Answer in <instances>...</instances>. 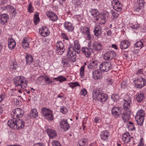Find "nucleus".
<instances>
[{"mask_svg":"<svg viewBox=\"0 0 146 146\" xmlns=\"http://www.w3.org/2000/svg\"><path fill=\"white\" fill-rule=\"evenodd\" d=\"M81 32L82 34L84 35V36L86 39L90 40L91 38V35L90 34V29L88 27H84L81 28Z\"/></svg>","mask_w":146,"mask_h":146,"instance_id":"obj_9","label":"nucleus"},{"mask_svg":"<svg viewBox=\"0 0 146 146\" xmlns=\"http://www.w3.org/2000/svg\"><path fill=\"white\" fill-rule=\"evenodd\" d=\"M41 113L45 119L49 121L53 120L52 111L51 110L46 108H43L41 110Z\"/></svg>","mask_w":146,"mask_h":146,"instance_id":"obj_3","label":"nucleus"},{"mask_svg":"<svg viewBox=\"0 0 146 146\" xmlns=\"http://www.w3.org/2000/svg\"><path fill=\"white\" fill-rule=\"evenodd\" d=\"M92 98L94 100L103 102L107 100L108 95L107 94L102 93L98 89H95L93 92Z\"/></svg>","mask_w":146,"mask_h":146,"instance_id":"obj_2","label":"nucleus"},{"mask_svg":"<svg viewBox=\"0 0 146 146\" xmlns=\"http://www.w3.org/2000/svg\"><path fill=\"white\" fill-rule=\"evenodd\" d=\"M24 114V111L19 108H17L13 110L11 113V116L14 119L15 117L19 118L22 117Z\"/></svg>","mask_w":146,"mask_h":146,"instance_id":"obj_6","label":"nucleus"},{"mask_svg":"<svg viewBox=\"0 0 146 146\" xmlns=\"http://www.w3.org/2000/svg\"><path fill=\"white\" fill-rule=\"evenodd\" d=\"M135 118L137 124L141 126L143 125L144 119V117H135Z\"/></svg>","mask_w":146,"mask_h":146,"instance_id":"obj_35","label":"nucleus"},{"mask_svg":"<svg viewBox=\"0 0 146 146\" xmlns=\"http://www.w3.org/2000/svg\"><path fill=\"white\" fill-rule=\"evenodd\" d=\"M46 15L48 17L53 21H55L57 19V16L52 11H49L46 13Z\"/></svg>","mask_w":146,"mask_h":146,"instance_id":"obj_20","label":"nucleus"},{"mask_svg":"<svg viewBox=\"0 0 146 146\" xmlns=\"http://www.w3.org/2000/svg\"><path fill=\"white\" fill-rule=\"evenodd\" d=\"M145 1L144 0H137L135 9L136 11L139 12L144 6Z\"/></svg>","mask_w":146,"mask_h":146,"instance_id":"obj_11","label":"nucleus"},{"mask_svg":"<svg viewBox=\"0 0 146 146\" xmlns=\"http://www.w3.org/2000/svg\"><path fill=\"white\" fill-rule=\"evenodd\" d=\"M87 91L85 89H83L81 90L80 94L83 96H85L87 94Z\"/></svg>","mask_w":146,"mask_h":146,"instance_id":"obj_55","label":"nucleus"},{"mask_svg":"<svg viewBox=\"0 0 146 146\" xmlns=\"http://www.w3.org/2000/svg\"><path fill=\"white\" fill-rule=\"evenodd\" d=\"M60 127L64 131L67 130L69 128V124L66 120H63L60 123Z\"/></svg>","mask_w":146,"mask_h":146,"instance_id":"obj_21","label":"nucleus"},{"mask_svg":"<svg viewBox=\"0 0 146 146\" xmlns=\"http://www.w3.org/2000/svg\"><path fill=\"white\" fill-rule=\"evenodd\" d=\"M68 111V110L66 108L63 107L60 110V112L63 113L65 114Z\"/></svg>","mask_w":146,"mask_h":146,"instance_id":"obj_54","label":"nucleus"},{"mask_svg":"<svg viewBox=\"0 0 146 146\" xmlns=\"http://www.w3.org/2000/svg\"><path fill=\"white\" fill-rule=\"evenodd\" d=\"M56 52L59 55H62L65 51L64 48L56 49Z\"/></svg>","mask_w":146,"mask_h":146,"instance_id":"obj_50","label":"nucleus"},{"mask_svg":"<svg viewBox=\"0 0 146 146\" xmlns=\"http://www.w3.org/2000/svg\"><path fill=\"white\" fill-rule=\"evenodd\" d=\"M132 137L130 136L129 133L126 132L124 133L122 136V140L125 143H128L130 141Z\"/></svg>","mask_w":146,"mask_h":146,"instance_id":"obj_17","label":"nucleus"},{"mask_svg":"<svg viewBox=\"0 0 146 146\" xmlns=\"http://www.w3.org/2000/svg\"><path fill=\"white\" fill-rule=\"evenodd\" d=\"M74 43L75 49L74 48V51H76V50H77L76 52H77V53L78 54H79L80 52V46L79 42V41L77 40H76L74 41Z\"/></svg>","mask_w":146,"mask_h":146,"instance_id":"obj_30","label":"nucleus"},{"mask_svg":"<svg viewBox=\"0 0 146 146\" xmlns=\"http://www.w3.org/2000/svg\"><path fill=\"white\" fill-rule=\"evenodd\" d=\"M94 33L96 36H98L100 35L101 33V27L99 26L96 27L94 30Z\"/></svg>","mask_w":146,"mask_h":146,"instance_id":"obj_34","label":"nucleus"},{"mask_svg":"<svg viewBox=\"0 0 146 146\" xmlns=\"http://www.w3.org/2000/svg\"><path fill=\"white\" fill-rule=\"evenodd\" d=\"M29 45V43L27 42L25 43L22 44V46L23 48L25 49L27 48Z\"/></svg>","mask_w":146,"mask_h":146,"instance_id":"obj_58","label":"nucleus"},{"mask_svg":"<svg viewBox=\"0 0 146 146\" xmlns=\"http://www.w3.org/2000/svg\"><path fill=\"white\" fill-rule=\"evenodd\" d=\"M94 121L96 123H98L100 121V119L99 117H96L94 119Z\"/></svg>","mask_w":146,"mask_h":146,"instance_id":"obj_60","label":"nucleus"},{"mask_svg":"<svg viewBox=\"0 0 146 146\" xmlns=\"http://www.w3.org/2000/svg\"><path fill=\"white\" fill-rule=\"evenodd\" d=\"M69 61H70L68 59H67L64 57L62 59V63L63 65H66L68 64Z\"/></svg>","mask_w":146,"mask_h":146,"instance_id":"obj_49","label":"nucleus"},{"mask_svg":"<svg viewBox=\"0 0 146 146\" xmlns=\"http://www.w3.org/2000/svg\"><path fill=\"white\" fill-rule=\"evenodd\" d=\"M128 128L129 130L133 131L135 129L133 123L131 121L129 122Z\"/></svg>","mask_w":146,"mask_h":146,"instance_id":"obj_38","label":"nucleus"},{"mask_svg":"<svg viewBox=\"0 0 146 146\" xmlns=\"http://www.w3.org/2000/svg\"><path fill=\"white\" fill-rule=\"evenodd\" d=\"M91 14L92 16L94 18V21L100 25L104 24L106 19L109 17V15L108 13L106 12L100 13L96 9H92Z\"/></svg>","mask_w":146,"mask_h":146,"instance_id":"obj_1","label":"nucleus"},{"mask_svg":"<svg viewBox=\"0 0 146 146\" xmlns=\"http://www.w3.org/2000/svg\"><path fill=\"white\" fill-rule=\"evenodd\" d=\"M8 19V17L7 14H3L0 15V22L2 24H4Z\"/></svg>","mask_w":146,"mask_h":146,"instance_id":"obj_23","label":"nucleus"},{"mask_svg":"<svg viewBox=\"0 0 146 146\" xmlns=\"http://www.w3.org/2000/svg\"><path fill=\"white\" fill-rule=\"evenodd\" d=\"M144 98L143 93H138L136 96L135 99L138 102H140L143 101Z\"/></svg>","mask_w":146,"mask_h":146,"instance_id":"obj_33","label":"nucleus"},{"mask_svg":"<svg viewBox=\"0 0 146 146\" xmlns=\"http://www.w3.org/2000/svg\"><path fill=\"white\" fill-rule=\"evenodd\" d=\"M130 45V42L127 40L121 41L120 43V48L122 49H125L128 48Z\"/></svg>","mask_w":146,"mask_h":146,"instance_id":"obj_14","label":"nucleus"},{"mask_svg":"<svg viewBox=\"0 0 146 146\" xmlns=\"http://www.w3.org/2000/svg\"><path fill=\"white\" fill-rule=\"evenodd\" d=\"M33 146H44V145L43 144L41 143H38L34 144Z\"/></svg>","mask_w":146,"mask_h":146,"instance_id":"obj_62","label":"nucleus"},{"mask_svg":"<svg viewBox=\"0 0 146 146\" xmlns=\"http://www.w3.org/2000/svg\"><path fill=\"white\" fill-rule=\"evenodd\" d=\"M82 3V1L81 0H77L74 2V4L75 6L77 7L80 5Z\"/></svg>","mask_w":146,"mask_h":146,"instance_id":"obj_52","label":"nucleus"},{"mask_svg":"<svg viewBox=\"0 0 146 146\" xmlns=\"http://www.w3.org/2000/svg\"><path fill=\"white\" fill-rule=\"evenodd\" d=\"M64 26L65 29L68 31L72 32L73 30L72 24L69 22H66Z\"/></svg>","mask_w":146,"mask_h":146,"instance_id":"obj_29","label":"nucleus"},{"mask_svg":"<svg viewBox=\"0 0 146 146\" xmlns=\"http://www.w3.org/2000/svg\"><path fill=\"white\" fill-rule=\"evenodd\" d=\"M130 103H129V102H124L123 105V108L126 111L128 110V111L130 110L129 109Z\"/></svg>","mask_w":146,"mask_h":146,"instance_id":"obj_39","label":"nucleus"},{"mask_svg":"<svg viewBox=\"0 0 146 146\" xmlns=\"http://www.w3.org/2000/svg\"><path fill=\"white\" fill-rule=\"evenodd\" d=\"M46 131L50 138H53L57 136V134L54 130L50 129H47Z\"/></svg>","mask_w":146,"mask_h":146,"instance_id":"obj_24","label":"nucleus"},{"mask_svg":"<svg viewBox=\"0 0 146 146\" xmlns=\"http://www.w3.org/2000/svg\"><path fill=\"white\" fill-rule=\"evenodd\" d=\"M39 33L42 36L44 37L47 36L49 34V31L45 26L43 27L41 29H40Z\"/></svg>","mask_w":146,"mask_h":146,"instance_id":"obj_18","label":"nucleus"},{"mask_svg":"<svg viewBox=\"0 0 146 146\" xmlns=\"http://www.w3.org/2000/svg\"><path fill=\"white\" fill-rule=\"evenodd\" d=\"M145 113L144 111L142 110H139L136 113L135 117H144Z\"/></svg>","mask_w":146,"mask_h":146,"instance_id":"obj_36","label":"nucleus"},{"mask_svg":"<svg viewBox=\"0 0 146 146\" xmlns=\"http://www.w3.org/2000/svg\"><path fill=\"white\" fill-rule=\"evenodd\" d=\"M134 46L135 47L141 48L143 46V43L141 41H137L134 44Z\"/></svg>","mask_w":146,"mask_h":146,"instance_id":"obj_40","label":"nucleus"},{"mask_svg":"<svg viewBox=\"0 0 146 146\" xmlns=\"http://www.w3.org/2000/svg\"><path fill=\"white\" fill-rule=\"evenodd\" d=\"M15 123L16 127V129H20L24 127L25 125L24 122L22 120L16 119Z\"/></svg>","mask_w":146,"mask_h":146,"instance_id":"obj_16","label":"nucleus"},{"mask_svg":"<svg viewBox=\"0 0 146 146\" xmlns=\"http://www.w3.org/2000/svg\"><path fill=\"white\" fill-rule=\"evenodd\" d=\"M93 77L95 80L100 79L102 76L101 73L98 70H96L93 72Z\"/></svg>","mask_w":146,"mask_h":146,"instance_id":"obj_25","label":"nucleus"},{"mask_svg":"<svg viewBox=\"0 0 146 146\" xmlns=\"http://www.w3.org/2000/svg\"><path fill=\"white\" fill-rule=\"evenodd\" d=\"M143 70L142 69H139L138 71H137V74H143Z\"/></svg>","mask_w":146,"mask_h":146,"instance_id":"obj_61","label":"nucleus"},{"mask_svg":"<svg viewBox=\"0 0 146 146\" xmlns=\"http://www.w3.org/2000/svg\"><path fill=\"white\" fill-rule=\"evenodd\" d=\"M8 46L10 50H12L15 46V42L12 38H10L8 40Z\"/></svg>","mask_w":146,"mask_h":146,"instance_id":"obj_27","label":"nucleus"},{"mask_svg":"<svg viewBox=\"0 0 146 146\" xmlns=\"http://www.w3.org/2000/svg\"><path fill=\"white\" fill-rule=\"evenodd\" d=\"M107 82L108 84L112 85L113 83V80L112 79H110L108 80Z\"/></svg>","mask_w":146,"mask_h":146,"instance_id":"obj_63","label":"nucleus"},{"mask_svg":"<svg viewBox=\"0 0 146 146\" xmlns=\"http://www.w3.org/2000/svg\"><path fill=\"white\" fill-rule=\"evenodd\" d=\"M34 22L35 25L37 24L39 22L40 20L38 16L36 14H35L34 16Z\"/></svg>","mask_w":146,"mask_h":146,"instance_id":"obj_48","label":"nucleus"},{"mask_svg":"<svg viewBox=\"0 0 146 146\" xmlns=\"http://www.w3.org/2000/svg\"><path fill=\"white\" fill-rule=\"evenodd\" d=\"M69 50H68L67 54L68 58L70 61L73 62L72 57H73V51L72 50L73 49V48L72 47H69Z\"/></svg>","mask_w":146,"mask_h":146,"instance_id":"obj_32","label":"nucleus"},{"mask_svg":"<svg viewBox=\"0 0 146 146\" xmlns=\"http://www.w3.org/2000/svg\"><path fill=\"white\" fill-rule=\"evenodd\" d=\"M30 114L34 118L36 117L38 115L37 112L36 110L35 109H33L31 110Z\"/></svg>","mask_w":146,"mask_h":146,"instance_id":"obj_41","label":"nucleus"},{"mask_svg":"<svg viewBox=\"0 0 146 146\" xmlns=\"http://www.w3.org/2000/svg\"><path fill=\"white\" fill-rule=\"evenodd\" d=\"M91 47L93 49L98 51H100L103 49L101 44L98 42H93Z\"/></svg>","mask_w":146,"mask_h":146,"instance_id":"obj_13","label":"nucleus"},{"mask_svg":"<svg viewBox=\"0 0 146 146\" xmlns=\"http://www.w3.org/2000/svg\"><path fill=\"white\" fill-rule=\"evenodd\" d=\"M111 98L115 102L119 99V96L117 94H113L111 96Z\"/></svg>","mask_w":146,"mask_h":146,"instance_id":"obj_47","label":"nucleus"},{"mask_svg":"<svg viewBox=\"0 0 146 146\" xmlns=\"http://www.w3.org/2000/svg\"><path fill=\"white\" fill-rule=\"evenodd\" d=\"M46 76H40L38 78V80H40V81H44Z\"/></svg>","mask_w":146,"mask_h":146,"instance_id":"obj_57","label":"nucleus"},{"mask_svg":"<svg viewBox=\"0 0 146 146\" xmlns=\"http://www.w3.org/2000/svg\"><path fill=\"white\" fill-rule=\"evenodd\" d=\"M99 67L100 70L102 72H108L112 68L111 63L110 62H102L100 64Z\"/></svg>","mask_w":146,"mask_h":146,"instance_id":"obj_5","label":"nucleus"},{"mask_svg":"<svg viewBox=\"0 0 146 146\" xmlns=\"http://www.w3.org/2000/svg\"><path fill=\"white\" fill-rule=\"evenodd\" d=\"M90 51L91 49L86 47H82L81 50V52L84 54L86 57H89L91 55Z\"/></svg>","mask_w":146,"mask_h":146,"instance_id":"obj_19","label":"nucleus"},{"mask_svg":"<svg viewBox=\"0 0 146 146\" xmlns=\"http://www.w3.org/2000/svg\"><path fill=\"white\" fill-rule=\"evenodd\" d=\"M27 63V64H30L33 62V57L31 55H27L26 56Z\"/></svg>","mask_w":146,"mask_h":146,"instance_id":"obj_37","label":"nucleus"},{"mask_svg":"<svg viewBox=\"0 0 146 146\" xmlns=\"http://www.w3.org/2000/svg\"><path fill=\"white\" fill-rule=\"evenodd\" d=\"M110 135V133L106 131H104L101 132L100 134L101 138L104 140H106Z\"/></svg>","mask_w":146,"mask_h":146,"instance_id":"obj_26","label":"nucleus"},{"mask_svg":"<svg viewBox=\"0 0 146 146\" xmlns=\"http://www.w3.org/2000/svg\"><path fill=\"white\" fill-rule=\"evenodd\" d=\"M13 102L16 105H18L21 102L17 98H15L13 99Z\"/></svg>","mask_w":146,"mask_h":146,"instance_id":"obj_53","label":"nucleus"},{"mask_svg":"<svg viewBox=\"0 0 146 146\" xmlns=\"http://www.w3.org/2000/svg\"><path fill=\"white\" fill-rule=\"evenodd\" d=\"M120 108L116 107H113L111 110V114L115 117H118L121 113Z\"/></svg>","mask_w":146,"mask_h":146,"instance_id":"obj_12","label":"nucleus"},{"mask_svg":"<svg viewBox=\"0 0 146 146\" xmlns=\"http://www.w3.org/2000/svg\"><path fill=\"white\" fill-rule=\"evenodd\" d=\"M112 14L113 16L115 18H117L119 16V14L115 11L112 12Z\"/></svg>","mask_w":146,"mask_h":146,"instance_id":"obj_56","label":"nucleus"},{"mask_svg":"<svg viewBox=\"0 0 146 146\" xmlns=\"http://www.w3.org/2000/svg\"><path fill=\"white\" fill-rule=\"evenodd\" d=\"M25 78L20 76L15 77L14 79V82L16 86H21V88H25L27 85V82L25 80L24 82Z\"/></svg>","mask_w":146,"mask_h":146,"instance_id":"obj_4","label":"nucleus"},{"mask_svg":"<svg viewBox=\"0 0 146 146\" xmlns=\"http://www.w3.org/2000/svg\"><path fill=\"white\" fill-rule=\"evenodd\" d=\"M98 62L95 60L91 61L89 64L88 65V67L90 69H93L96 68L98 66Z\"/></svg>","mask_w":146,"mask_h":146,"instance_id":"obj_22","label":"nucleus"},{"mask_svg":"<svg viewBox=\"0 0 146 146\" xmlns=\"http://www.w3.org/2000/svg\"><path fill=\"white\" fill-rule=\"evenodd\" d=\"M131 111L129 110L128 111H125L122 115V117L125 122L128 121L129 120Z\"/></svg>","mask_w":146,"mask_h":146,"instance_id":"obj_15","label":"nucleus"},{"mask_svg":"<svg viewBox=\"0 0 146 146\" xmlns=\"http://www.w3.org/2000/svg\"><path fill=\"white\" fill-rule=\"evenodd\" d=\"M112 5L113 9L116 11L120 12L121 11L122 5L118 0H113L111 2Z\"/></svg>","mask_w":146,"mask_h":146,"instance_id":"obj_10","label":"nucleus"},{"mask_svg":"<svg viewBox=\"0 0 146 146\" xmlns=\"http://www.w3.org/2000/svg\"><path fill=\"white\" fill-rule=\"evenodd\" d=\"M124 100L125 102H129V103H131V99L129 95H126L124 97Z\"/></svg>","mask_w":146,"mask_h":146,"instance_id":"obj_43","label":"nucleus"},{"mask_svg":"<svg viewBox=\"0 0 146 146\" xmlns=\"http://www.w3.org/2000/svg\"><path fill=\"white\" fill-rule=\"evenodd\" d=\"M32 5L31 3H30L28 7V9L29 12H31L32 11Z\"/></svg>","mask_w":146,"mask_h":146,"instance_id":"obj_59","label":"nucleus"},{"mask_svg":"<svg viewBox=\"0 0 146 146\" xmlns=\"http://www.w3.org/2000/svg\"><path fill=\"white\" fill-rule=\"evenodd\" d=\"M15 123H16V120L15 119H10L8 121L7 124L10 127L13 129H16V126Z\"/></svg>","mask_w":146,"mask_h":146,"instance_id":"obj_31","label":"nucleus"},{"mask_svg":"<svg viewBox=\"0 0 146 146\" xmlns=\"http://www.w3.org/2000/svg\"><path fill=\"white\" fill-rule=\"evenodd\" d=\"M52 145L53 146H61L60 143L56 141H54L52 143Z\"/></svg>","mask_w":146,"mask_h":146,"instance_id":"obj_51","label":"nucleus"},{"mask_svg":"<svg viewBox=\"0 0 146 146\" xmlns=\"http://www.w3.org/2000/svg\"><path fill=\"white\" fill-rule=\"evenodd\" d=\"M17 67V65L16 62H13L10 66V70H11L15 71Z\"/></svg>","mask_w":146,"mask_h":146,"instance_id":"obj_45","label":"nucleus"},{"mask_svg":"<svg viewBox=\"0 0 146 146\" xmlns=\"http://www.w3.org/2000/svg\"><path fill=\"white\" fill-rule=\"evenodd\" d=\"M56 49L64 48V46L63 43L61 42H57L56 44Z\"/></svg>","mask_w":146,"mask_h":146,"instance_id":"obj_42","label":"nucleus"},{"mask_svg":"<svg viewBox=\"0 0 146 146\" xmlns=\"http://www.w3.org/2000/svg\"><path fill=\"white\" fill-rule=\"evenodd\" d=\"M88 143V141L87 139H82L78 141L77 146H87Z\"/></svg>","mask_w":146,"mask_h":146,"instance_id":"obj_28","label":"nucleus"},{"mask_svg":"<svg viewBox=\"0 0 146 146\" xmlns=\"http://www.w3.org/2000/svg\"><path fill=\"white\" fill-rule=\"evenodd\" d=\"M85 66L83 65L81 67L80 69V76L82 78L84 76V71Z\"/></svg>","mask_w":146,"mask_h":146,"instance_id":"obj_44","label":"nucleus"},{"mask_svg":"<svg viewBox=\"0 0 146 146\" xmlns=\"http://www.w3.org/2000/svg\"><path fill=\"white\" fill-rule=\"evenodd\" d=\"M134 82L135 84V87L139 88L143 87L146 84L145 80L141 77L135 79Z\"/></svg>","mask_w":146,"mask_h":146,"instance_id":"obj_7","label":"nucleus"},{"mask_svg":"<svg viewBox=\"0 0 146 146\" xmlns=\"http://www.w3.org/2000/svg\"><path fill=\"white\" fill-rule=\"evenodd\" d=\"M56 80L60 81V82H62L66 80V78L62 76H59L58 77L54 78Z\"/></svg>","mask_w":146,"mask_h":146,"instance_id":"obj_46","label":"nucleus"},{"mask_svg":"<svg viewBox=\"0 0 146 146\" xmlns=\"http://www.w3.org/2000/svg\"><path fill=\"white\" fill-rule=\"evenodd\" d=\"M116 56V54L115 52L113 50H110L105 52L103 57L105 60H111L115 58Z\"/></svg>","mask_w":146,"mask_h":146,"instance_id":"obj_8","label":"nucleus"},{"mask_svg":"<svg viewBox=\"0 0 146 146\" xmlns=\"http://www.w3.org/2000/svg\"><path fill=\"white\" fill-rule=\"evenodd\" d=\"M52 82V80H50V79L49 78L48 81L46 83V84H51Z\"/></svg>","mask_w":146,"mask_h":146,"instance_id":"obj_64","label":"nucleus"}]
</instances>
